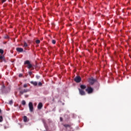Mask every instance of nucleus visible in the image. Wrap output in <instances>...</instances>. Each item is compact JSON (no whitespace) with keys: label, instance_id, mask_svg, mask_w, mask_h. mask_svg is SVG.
<instances>
[{"label":"nucleus","instance_id":"nucleus-8","mask_svg":"<svg viewBox=\"0 0 131 131\" xmlns=\"http://www.w3.org/2000/svg\"><path fill=\"white\" fill-rule=\"evenodd\" d=\"M16 50L17 51V52H18V53H22V52H23L24 49L23 48H17L16 49Z\"/></svg>","mask_w":131,"mask_h":131},{"label":"nucleus","instance_id":"nucleus-15","mask_svg":"<svg viewBox=\"0 0 131 131\" xmlns=\"http://www.w3.org/2000/svg\"><path fill=\"white\" fill-rule=\"evenodd\" d=\"M21 104L22 105H26V101H25V100H23L21 102Z\"/></svg>","mask_w":131,"mask_h":131},{"label":"nucleus","instance_id":"nucleus-9","mask_svg":"<svg viewBox=\"0 0 131 131\" xmlns=\"http://www.w3.org/2000/svg\"><path fill=\"white\" fill-rule=\"evenodd\" d=\"M37 108L39 110H40L42 108V103L41 102L39 103L37 106Z\"/></svg>","mask_w":131,"mask_h":131},{"label":"nucleus","instance_id":"nucleus-19","mask_svg":"<svg viewBox=\"0 0 131 131\" xmlns=\"http://www.w3.org/2000/svg\"><path fill=\"white\" fill-rule=\"evenodd\" d=\"M4 119H3V116H0V122H2Z\"/></svg>","mask_w":131,"mask_h":131},{"label":"nucleus","instance_id":"nucleus-31","mask_svg":"<svg viewBox=\"0 0 131 131\" xmlns=\"http://www.w3.org/2000/svg\"><path fill=\"white\" fill-rule=\"evenodd\" d=\"M5 129H6V128H7V127L6 126L4 127Z\"/></svg>","mask_w":131,"mask_h":131},{"label":"nucleus","instance_id":"nucleus-10","mask_svg":"<svg viewBox=\"0 0 131 131\" xmlns=\"http://www.w3.org/2000/svg\"><path fill=\"white\" fill-rule=\"evenodd\" d=\"M28 47V44L26 42H24L23 48H24L25 50H26V48Z\"/></svg>","mask_w":131,"mask_h":131},{"label":"nucleus","instance_id":"nucleus-35","mask_svg":"<svg viewBox=\"0 0 131 131\" xmlns=\"http://www.w3.org/2000/svg\"><path fill=\"white\" fill-rule=\"evenodd\" d=\"M31 82H33V81H31Z\"/></svg>","mask_w":131,"mask_h":131},{"label":"nucleus","instance_id":"nucleus-11","mask_svg":"<svg viewBox=\"0 0 131 131\" xmlns=\"http://www.w3.org/2000/svg\"><path fill=\"white\" fill-rule=\"evenodd\" d=\"M81 90H85L86 89V85H80Z\"/></svg>","mask_w":131,"mask_h":131},{"label":"nucleus","instance_id":"nucleus-3","mask_svg":"<svg viewBox=\"0 0 131 131\" xmlns=\"http://www.w3.org/2000/svg\"><path fill=\"white\" fill-rule=\"evenodd\" d=\"M75 82H80L81 81V77L79 76H76L74 79Z\"/></svg>","mask_w":131,"mask_h":131},{"label":"nucleus","instance_id":"nucleus-2","mask_svg":"<svg viewBox=\"0 0 131 131\" xmlns=\"http://www.w3.org/2000/svg\"><path fill=\"white\" fill-rule=\"evenodd\" d=\"M25 65H28L27 68L28 69H31V68L33 67L32 64L30 63V61L29 60H26L24 62Z\"/></svg>","mask_w":131,"mask_h":131},{"label":"nucleus","instance_id":"nucleus-23","mask_svg":"<svg viewBox=\"0 0 131 131\" xmlns=\"http://www.w3.org/2000/svg\"><path fill=\"white\" fill-rule=\"evenodd\" d=\"M28 74H29V75L31 76V75L32 74V72L29 71Z\"/></svg>","mask_w":131,"mask_h":131},{"label":"nucleus","instance_id":"nucleus-21","mask_svg":"<svg viewBox=\"0 0 131 131\" xmlns=\"http://www.w3.org/2000/svg\"><path fill=\"white\" fill-rule=\"evenodd\" d=\"M9 103L10 104V105H12V104H13V100H10Z\"/></svg>","mask_w":131,"mask_h":131},{"label":"nucleus","instance_id":"nucleus-17","mask_svg":"<svg viewBox=\"0 0 131 131\" xmlns=\"http://www.w3.org/2000/svg\"><path fill=\"white\" fill-rule=\"evenodd\" d=\"M0 54H4V50L2 49H0Z\"/></svg>","mask_w":131,"mask_h":131},{"label":"nucleus","instance_id":"nucleus-13","mask_svg":"<svg viewBox=\"0 0 131 131\" xmlns=\"http://www.w3.org/2000/svg\"><path fill=\"white\" fill-rule=\"evenodd\" d=\"M24 122H27V117L26 116H24Z\"/></svg>","mask_w":131,"mask_h":131},{"label":"nucleus","instance_id":"nucleus-14","mask_svg":"<svg viewBox=\"0 0 131 131\" xmlns=\"http://www.w3.org/2000/svg\"><path fill=\"white\" fill-rule=\"evenodd\" d=\"M63 126H64V127H66L67 128V127H70L71 125L69 124H65L63 125Z\"/></svg>","mask_w":131,"mask_h":131},{"label":"nucleus","instance_id":"nucleus-4","mask_svg":"<svg viewBox=\"0 0 131 131\" xmlns=\"http://www.w3.org/2000/svg\"><path fill=\"white\" fill-rule=\"evenodd\" d=\"M29 108L31 112H33V103L32 102H30L29 103Z\"/></svg>","mask_w":131,"mask_h":131},{"label":"nucleus","instance_id":"nucleus-6","mask_svg":"<svg viewBox=\"0 0 131 131\" xmlns=\"http://www.w3.org/2000/svg\"><path fill=\"white\" fill-rule=\"evenodd\" d=\"M89 82H97V79L93 77L89 78Z\"/></svg>","mask_w":131,"mask_h":131},{"label":"nucleus","instance_id":"nucleus-32","mask_svg":"<svg viewBox=\"0 0 131 131\" xmlns=\"http://www.w3.org/2000/svg\"><path fill=\"white\" fill-rule=\"evenodd\" d=\"M2 112V110L0 109V113Z\"/></svg>","mask_w":131,"mask_h":131},{"label":"nucleus","instance_id":"nucleus-16","mask_svg":"<svg viewBox=\"0 0 131 131\" xmlns=\"http://www.w3.org/2000/svg\"><path fill=\"white\" fill-rule=\"evenodd\" d=\"M35 42H36V43H37V44L40 43V40H36L35 41Z\"/></svg>","mask_w":131,"mask_h":131},{"label":"nucleus","instance_id":"nucleus-26","mask_svg":"<svg viewBox=\"0 0 131 131\" xmlns=\"http://www.w3.org/2000/svg\"><path fill=\"white\" fill-rule=\"evenodd\" d=\"M39 77H40L39 76H36V78H37V79H38L39 78Z\"/></svg>","mask_w":131,"mask_h":131},{"label":"nucleus","instance_id":"nucleus-33","mask_svg":"<svg viewBox=\"0 0 131 131\" xmlns=\"http://www.w3.org/2000/svg\"><path fill=\"white\" fill-rule=\"evenodd\" d=\"M91 84H94V83H92Z\"/></svg>","mask_w":131,"mask_h":131},{"label":"nucleus","instance_id":"nucleus-12","mask_svg":"<svg viewBox=\"0 0 131 131\" xmlns=\"http://www.w3.org/2000/svg\"><path fill=\"white\" fill-rule=\"evenodd\" d=\"M0 60L2 62L3 60H5V56L0 55Z\"/></svg>","mask_w":131,"mask_h":131},{"label":"nucleus","instance_id":"nucleus-18","mask_svg":"<svg viewBox=\"0 0 131 131\" xmlns=\"http://www.w3.org/2000/svg\"><path fill=\"white\" fill-rule=\"evenodd\" d=\"M33 84V85H35V86H36L37 85V82H31Z\"/></svg>","mask_w":131,"mask_h":131},{"label":"nucleus","instance_id":"nucleus-30","mask_svg":"<svg viewBox=\"0 0 131 131\" xmlns=\"http://www.w3.org/2000/svg\"><path fill=\"white\" fill-rule=\"evenodd\" d=\"M5 38H9V36H7L6 37H5Z\"/></svg>","mask_w":131,"mask_h":131},{"label":"nucleus","instance_id":"nucleus-28","mask_svg":"<svg viewBox=\"0 0 131 131\" xmlns=\"http://www.w3.org/2000/svg\"><path fill=\"white\" fill-rule=\"evenodd\" d=\"M7 0H2V3H4L5 2H6Z\"/></svg>","mask_w":131,"mask_h":131},{"label":"nucleus","instance_id":"nucleus-29","mask_svg":"<svg viewBox=\"0 0 131 131\" xmlns=\"http://www.w3.org/2000/svg\"><path fill=\"white\" fill-rule=\"evenodd\" d=\"M2 88H3V89H5V85H3Z\"/></svg>","mask_w":131,"mask_h":131},{"label":"nucleus","instance_id":"nucleus-34","mask_svg":"<svg viewBox=\"0 0 131 131\" xmlns=\"http://www.w3.org/2000/svg\"><path fill=\"white\" fill-rule=\"evenodd\" d=\"M32 70H33V69H32Z\"/></svg>","mask_w":131,"mask_h":131},{"label":"nucleus","instance_id":"nucleus-24","mask_svg":"<svg viewBox=\"0 0 131 131\" xmlns=\"http://www.w3.org/2000/svg\"><path fill=\"white\" fill-rule=\"evenodd\" d=\"M18 76H19V77H22V76H23V74H19Z\"/></svg>","mask_w":131,"mask_h":131},{"label":"nucleus","instance_id":"nucleus-27","mask_svg":"<svg viewBox=\"0 0 131 131\" xmlns=\"http://www.w3.org/2000/svg\"><path fill=\"white\" fill-rule=\"evenodd\" d=\"M60 121H63V118H62V117H60Z\"/></svg>","mask_w":131,"mask_h":131},{"label":"nucleus","instance_id":"nucleus-7","mask_svg":"<svg viewBox=\"0 0 131 131\" xmlns=\"http://www.w3.org/2000/svg\"><path fill=\"white\" fill-rule=\"evenodd\" d=\"M28 92H29V89H24L23 91H20L19 93L21 94V95H23V94H25V93H28Z\"/></svg>","mask_w":131,"mask_h":131},{"label":"nucleus","instance_id":"nucleus-25","mask_svg":"<svg viewBox=\"0 0 131 131\" xmlns=\"http://www.w3.org/2000/svg\"><path fill=\"white\" fill-rule=\"evenodd\" d=\"M24 88H27V84H25L24 85Z\"/></svg>","mask_w":131,"mask_h":131},{"label":"nucleus","instance_id":"nucleus-22","mask_svg":"<svg viewBox=\"0 0 131 131\" xmlns=\"http://www.w3.org/2000/svg\"><path fill=\"white\" fill-rule=\"evenodd\" d=\"M38 85H39V86H41V85H42V83H41V82H39V83H38Z\"/></svg>","mask_w":131,"mask_h":131},{"label":"nucleus","instance_id":"nucleus-20","mask_svg":"<svg viewBox=\"0 0 131 131\" xmlns=\"http://www.w3.org/2000/svg\"><path fill=\"white\" fill-rule=\"evenodd\" d=\"M52 43H53V45L56 44V41L54 39L52 40Z\"/></svg>","mask_w":131,"mask_h":131},{"label":"nucleus","instance_id":"nucleus-5","mask_svg":"<svg viewBox=\"0 0 131 131\" xmlns=\"http://www.w3.org/2000/svg\"><path fill=\"white\" fill-rule=\"evenodd\" d=\"M79 92L81 96H85V92L82 89H79Z\"/></svg>","mask_w":131,"mask_h":131},{"label":"nucleus","instance_id":"nucleus-1","mask_svg":"<svg viewBox=\"0 0 131 131\" xmlns=\"http://www.w3.org/2000/svg\"><path fill=\"white\" fill-rule=\"evenodd\" d=\"M85 92H86V93L89 94H93V93H94V89L90 86H88L85 89Z\"/></svg>","mask_w":131,"mask_h":131}]
</instances>
